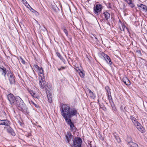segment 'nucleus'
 <instances>
[{"label": "nucleus", "mask_w": 147, "mask_h": 147, "mask_svg": "<svg viewBox=\"0 0 147 147\" xmlns=\"http://www.w3.org/2000/svg\"><path fill=\"white\" fill-rule=\"evenodd\" d=\"M61 113L65 120L71 119L72 117L76 115L77 110L74 108H70L68 105L63 104L61 107Z\"/></svg>", "instance_id": "f257e3e1"}, {"label": "nucleus", "mask_w": 147, "mask_h": 147, "mask_svg": "<svg viewBox=\"0 0 147 147\" xmlns=\"http://www.w3.org/2000/svg\"><path fill=\"white\" fill-rule=\"evenodd\" d=\"M14 104V105L24 114H28L29 113L27 107L26 106L23 100L19 96H16V100Z\"/></svg>", "instance_id": "f03ea898"}, {"label": "nucleus", "mask_w": 147, "mask_h": 147, "mask_svg": "<svg viewBox=\"0 0 147 147\" xmlns=\"http://www.w3.org/2000/svg\"><path fill=\"white\" fill-rule=\"evenodd\" d=\"M82 140L80 137H76L73 140V144H70L71 147H81Z\"/></svg>", "instance_id": "7ed1b4c3"}, {"label": "nucleus", "mask_w": 147, "mask_h": 147, "mask_svg": "<svg viewBox=\"0 0 147 147\" xmlns=\"http://www.w3.org/2000/svg\"><path fill=\"white\" fill-rule=\"evenodd\" d=\"M102 9V6L100 4H96L94 7V13L96 15H98L100 13Z\"/></svg>", "instance_id": "20e7f679"}, {"label": "nucleus", "mask_w": 147, "mask_h": 147, "mask_svg": "<svg viewBox=\"0 0 147 147\" xmlns=\"http://www.w3.org/2000/svg\"><path fill=\"white\" fill-rule=\"evenodd\" d=\"M7 98L10 104L12 106H14L16 100V96L15 97L13 94L10 93L7 95Z\"/></svg>", "instance_id": "39448f33"}, {"label": "nucleus", "mask_w": 147, "mask_h": 147, "mask_svg": "<svg viewBox=\"0 0 147 147\" xmlns=\"http://www.w3.org/2000/svg\"><path fill=\"white\" fill-rule=\"evenodd\" d=\"M132 122L134 123V125L136 126L137 129L140 131L142 133L144 132V129L136 119L135 120V121Z\"/></svg>", "instance_id": "423d86ee"}, {"label": "nucleus", "mask_w": 147, "mask_h": 147, "mask_svg": "<svg viewBox=\"0 0 147 147\" xmlns=\"http://www.w3.org/2000/svg\"><path fill=\"white\" fill-rule=\"evenodd\" d=\"M8 80L11 84H13L15 83V76L11 72H9L7 74Z\"/></svg>", "instance_id": "0eeeda50"}, {"label": "nucleus", "mask_w": 147, "mask_h": 147, "mask_svg": "<svg viewBox=\"0 0 147 147\" xmlns=\"http://www.w3.org/2000/svg\"><path fill=\"white\" fill-rule=\"evenodd\" d=\"M65 121L67 124L70 126V130L73 131H76V128L75 127L74 123L71 122V119H69Z\"/></svg>", "instance_id": "6e6552de"}, {"label": "nucleus", "mask_w": 147, "mask_h": 147, "mask_svg": "<svg viewBox=\"0 0 147 147\" xmlns=\"http://www.w3.org/2000/svg\"><path fill=\"white\" fill-rule=\"evenodd\" d=\"M131 138L130 137H129L127 138V144L130 147H138V145L135 143L132 142Z\"/></svg>", "instance_id": "1a4fd4ad"}, {"label": "nucleus", "mask_w": 147, "mask_h": 147, "mask_svg": "<svg viewBox=\"0 0 147 147\" xmlns=\"http://www.w3.org/2000/svg\"><path fill=\"white\" fill-rule=\"evenodd\" d=\"M101 18L104 20H107L110 18V15L109 13L106 11L103 13L101 15Z\"/></svg>", "instance_id": "9d476101"}, {"label": "nucleus", "mask_w": 147, "mask_h": 147, "mask_svg": "<svg viewBox=\"0 0 147 147\" xmlns=\"http://www.w3.org/2000/svg\"><path fill=\"white\" fill-rule=\"evenodd\" d=\"M65 136L66 141L67 142V143H69V144L70 145L71 144H70L69 142L71 141V140L73 139V136L71 134V133L69 132H67Z\"/></svg>", "instance_id": "9b49d317"}, {"label": "nucleus", "mask_w": 147, "mask_h": 147, "mask_svg": "<svg viewBox=\"0 0 147 147\" xmlns=\"http://www.w3.org/2000/svg\"><path fill=\"white\" fill-rule=\"evenodd\" d=\"M39 84L40 88L43 89L45 86V78H39Z\"/></svg>", "instance_id": "f8f14e48"}, {"label": "nucleus", "mask_w": 147, "mask_h": 147, "mask_svg": "<svg viewBox=\"0 0 147 147\" xmlns=\"http://www.w3.org/2000/svg\"><path fill=\"white\" fill-rule=\"evenodd\" d=\"M103 56L107 62L110 65H111L112 64V62L111 61L109 57L107 55L104 53L103 54Z\"/></svg>", "instance_id": "ddd939ff"}, {"label": "nucleus", "mask_w": 147, "mask_h": 147, "mask_svg": "<svg viewBox=\"0 0 147 147\" xmlns=\"http://www.w3.org/2000/svg\"><path fill=\"white\" fill-rule=\"evenodd\" d=\"M137 6L140 10H142L146 12H147V6L142 4H138Z\"/></svg>", "instance_id": "4468645a"}, {"label": "nucleus", "mask_w": 147, "mask_h": 147, "mask_svg": "<svg viewBox=\"0 0 147 147\" xmlns=\"http://www.w3.org/2000/svg\"><path fill=\"white\" fill-rule=\"evenodd\" d=\"M10 124L9 121L7 120H0V125H5L8 126Z\"/></svg>", "instance_id": "2eb2a0df"}, {"label": "nucleus", "mask_w": 147, "mask_h": 147, "mask_svg": "<svg viewBox=\"0 0 147 147\" xmlns=\"http://www.w3.org/2000/svg\"><path fill=\"white\" fill-rule=\"evenodd\" d=\"M8 127H5L4 129H6L7 132L11 134L12 135L14 136L15 135V133L13 131V129L9 126Z\"/></svg>", "instance_id": "dca6fc26"}, {"label": "nucleus", "mask_w": 147, "mask_h": 147, "mask_svg": "<svg viewBox=\"0 0 147 147\" xmlns=\"http://www.w3.org/2000/svg\"><path fill=\"white\" fill-rule=\"evenodd\" d=\"M37 71L38 73L39 78H45L44 71L42 67L40 68Z\"/></svg>", "instance_id": "f3484780"}, {"label": "nucleus", "mask_w": 147, "mask_h": 147, "mask_svg": "<svg viewBox=\"0 0 147 147\" xmlns=\"http://www.w3.org/2000/svg\"><path fill=\"white\" fill-rule=\"evenodd\" d=\"M0 72L1 73V75L5 77L6 74L7 73L6 68L2 66L1 67H0Z\"/></svg>", "instance_id": "a211bd4d"}, {"label": "nucleus", "mask_w": 147, "mask_h": 147, "mask_svg": "<svg viewBox=\"0 0 147 147\" xmlns=\"http://www.w3.org/2000/svg\"><path fill=\"white\" fill-rule=\"evenodd\" d=\"M124 1L127 3L131 8L134 7V5L132 2V0H123Z\"/></svg>", "instance_id": "6ab92c4d"}, {"label": "nucleus", "mask_w": 147, "mask_h": 147, "mask_svg": "<svg viewBox=\"0 0 147 147\" xmlns=\"http://www.w3.org/2000/svg\"><path fill=\"white\" fill-rule=\"evenodd\" d=\"M88 90L89 92L90 97L93 99H95L96 98L95 94L92 92L90 89H88Z\"/></svg>", "instance_id": "aec40b11"}, {"label": "nucleus", "mask_w": 147, "mask_h": 147, "mask_svg": "<svg viewBox=\"0 0 147 147\" xmlns=\"http://www.w3.org/2000/svg\"><path fill=\"white\" fill-rule=\"evenodd\" d=\"M79 73V74L80 76L82 78H84V77L85 74H84L83 72L80 70V69L78 70L77 71Z\"/></svg>", "instance_id": "412c9836"}, {"label": "nucleus", "mask_w": 147, "mask_h": 147, "mask_svg": "<svg viewBox=\"0 0 147 147\" xmlns=\"http://www.w3.org/2000/svg\"><path fill=\"white\" fill-rule=\"evenodd\" d=\"M29 92L33 97L37 98L35 92L32 90L29 91Z\"/></svg>", "instance_id": "4be33fe9"}, {"label": "nucleus", "mask_w": 147, "mask_h": 147, "mask_svg": "<svg viewBox=\"0 0 147 147\" xmlns=\"http://www.w3.org/2000/svg\"><path fill=\"white\" fill-rule=\"evenodd\" d=\"M56 54L58 57L63 62L65 61L64 59L62 57L61 54L58 52H57Z\"/></svg>", "instance_id": "5701e85b"}, {"label": "nucleus", "mask_w": 147, "mask_h": 147, "mask_svg": "<svg viewBox=\"0 0 147 147\" xmlns=\"http://www.w3.org/2000/svg\"><path fill=\"white\" fill-rule=\"evenodd\" d=\"M126 81L125 82H124V83L127 86L129 85L130 84V82L129 80L128 79V78L126 77Z\"/></svg>", "instance_id": "b1692460"}, {"label": "nucleus", "mask_w": 147, "mask_h": 147, "mask_svg": "<svg viewBox=\"0 0 147 147\" xmlns=\"http://www.w3.org/2000/svg\"><path fill=\"white\" fill-rule=\"evenodd\" d=\"M88 147H96V146L94 142H90V143H89Z\"/></svg>", "instance_id": "393cba45"}, {"label": "nucleus", "mask_w": 147, "mask_h": 147, "mask_svg": "<svg viewBox=\"0 0 147 147\" xmlns=\"http://www.w3.org/2000/svg\"><path fill=\"white\" fill-rule=\"evenodd\" d=\"M34 69L35 70H38V69L40 68V67H38V66L36 64L34 65H33Z\"/></svg>", "instance_id": "a878e982"}, {"label": "nucleus", "mask_w": 147, "mask_h": 147, "mask_svg": "<svg viewBox=\"0 0 147 147\" xmlns=\"http://www.w3.org/2000/svg\"><path fill=\"white\" fill-rule=\"evenodd\" d=\"M23 3L26 6H30L29 5L28 3L25 0H22Z\"/></svg>", "instance_id": "bb28decb"}, {"label": "nucleus", "mask_w": 147, "mask_h": 147, "mask_svg": "<svg viewBox=\"0 0 147 147\" xmlns=\"http://www.w3.org/2000/svg\"><path fill=\"white\" fill-rule=\"evenodd\" d=\"M125 28H127L125 27V25L123 24L122 25L121 27H120V29L121 31H124V30Z\"/></svg>", "instance_id": "cd10ccee"}, {"label": "nucleus", "mask_w": 147, "mask_h": 147, "mask_svg": "<svg viewBox=\"0 0 147 147\" xmlns=\"http://www.w3.org/2000/svg\"><path fill=\"white\" fill-rule=\"evenodd\" d=\"M62 29L63 30L64 32L65 33L66 36H67L68 35V32L66 29L65 28H63Z\"/></svg>", "instance_id": "c85d7f7f"}, {"label": "nucleus", "mask_w": 147, "mask_h": 147, "mask_svg": "<svg viewBox=\"0 0 147 147\" xmlns=\"http://www.w3.org/2000/svg\"><path fill=\"white\" fill-rule=\"evenodd\" d=\"M51 96V95H50V96H49L47 95L49 102L50 103L52 101V98Z\"/></svg>", "instance_id": "c756f323"}, {"label": "nucleus", "mask_w": 147, "mask_h": 147, "mask_svg": "<svg viewBox=\"0 0 147 147\" xmlns=\"http://www.w3.org/2000/svg\"><path fill=\"white\" fill-rule=\"evenodd\" d=\"M20 61L23 64H25V61L21 57H20Z\"/></svg>", "instance_id": "7c9ffc66"}, {"label": "nucleus", "mask_w": 147, "mask_h": 147, "mask_svg": "<svg viewBox=\"0 0 147 147\" xmlns=\"http://www.w3.org/2000/svg\"><path fill=\"white\" fill-rule=\"evenodd\" d=\"M107 96H108V99H109V101L113 100V99L112 98V96H111V94H110V95H108Z\"/></svg>", "instance_id": "2f4dec72"}, {"label": "nucleus", "mask_w": 147, "mask_h": 147, "mask_svg": "<svg viewBox=\"0 0 147 147\" xmlns=\"http://www.w3.org/2000/svg\"><path fill=\"white\" fill-rule=\"evenodd\" d=\"M130 119L132 122L134 121L136 119V118L134 117L133 116H131L130 117Z\"/></svg>", "instance_id": "473e14b6"}, {"label": "nucleus", "mask_w": 147, "mask_h": 147, "mask_svg": "<svg viewBox=\"0 0 147 147\" xmlns=\"http://www.w3.org/2000/svg\"><path fill=\"white\" fill-rule=\"evenodd\" d=\"M107 95H109L110 94H111V92H110L109 88H108V89L107 90Z\"/></svg>", "instance_id": "72a5a7b5"}, {"label": "nucleus", "mask_w": 147, "mask_h": 147, "mask_svg": "<svg viewBox=\"0 0 147 147\" xmlns=\"http://www.w3.org/2000/svg\"><path fill=\"white\" fill-rule=\"evenodd\" d=\"M66 67H61V68H58V70L59 71H60L61 70H62L63 69H65V68Z\"/></svg>", "instance_id": "f704fd0d"}, {"label": "nucleus", "mask_w": 147, "mask_h": 147, "mask_svg": "<svg viewBox=\"0 0 147 147\" xmlns=\"http://www.w3.org/2000/svg\"><path fill=\"white\" fill-rule=\"evenodd\" d=\"M110 103L111 104V107L113 106L114 105H115L114 104V103L113 101V100H111L109 101Z\"/></svg>", "instance_id": "c9c22d12"}, {"label": "nucleus", "mask_w": 147, "mask_h": 147, "mask_svg": "<svg viewBox=\"0 0 147 147\" xmlns=\"http://www.w3.org/2000/svg\"><path fill=\"white\" fill-rule=\"evenodd\" d=\"M115 139L118 142H120L121 140L119 136H117V137H116Z\"/></svg>", "instance_id": "e433bc0d"}, {"label": "nucleus", "mask_w": 147, "mask_h": 147, "mask_svg": "<svg viewBox=\"0 0 147 147\" xmlns=\"http://www.w3.org/2000/svg\"><path fill=\"white\" fill-rule=\"evenodd\" d=\"M111 107L112 108V110L113 111H117V109L115 107V105L112 106Z\"/></svg>", "instance_id": "4c0bfd02"}, {"label": "nucleus", "mask_w": 147, "mask_h": 147, "mask_svg": "<svg viewBox=\"0 0 147 147\" xmlns=\"http://www.w3.org/2000/svg\"><path fill=\"white\" fill-rule=\"evenodd\" d=\"M136 52L137 53H138V54H139V55H140V56H141V55H142V53H141L140 51L139 50H136Z\"/></svg>", "instance_id": "58836bf2"}, {"label": "nucleus", "mask_w": 147, "mask_h": 147, "mask_svg": "<svg viewBox=\"0 0 147 147\" xmlns=\"http://www.w3.org/2000/svg\"><path fill=\"white\" fill-rule=\"evenodd\" d=\"M113 136H114V137L115 138H116V137H117L118 136H117L116 134V133H115V134H113Z\"/></svg>", "instance_id": "ea45409f"}, {"label": "nucleus", "mask_w": 147, "mask_h": 147, "mask_svg": "<svg viewBox=\"0 0 147 147\" xmlns=\"http://www.w3.org/2000/svg\"><path fill=\"white\" fill-rule=\"evenodd\" d=\"M34 13L35 14V15H38L39 13L38 12H37L36 11H35V12H34Z\"/></svg>", "instance_id": "a19ab883"}, {"label": "nucleus", "mask_w": 147, "mask_h": 147, "mask_svg": "<svg viewBox=\"0 0 147 147\" xmlns=\"http://www.w3.org/2000/svg\"><path fill=\"white\" fill-rule=\"evenodd\" d=\"M125 81H126V78H124L122 79V81L123 82H124Z\"/></svg>", "instance_id": "79ce46f5"}, {"label": "nucleus", "mask_w": 147, "mask_h": 147, "mask_svg": "<svg viewBox=\"0 0 147 147\" xmlns=\"http://www.w3.org/2000/svg\"><path fill=\"white\" fill-rule=\"evenodd\" d=\"M31 8L32 10V12L34 13V12H35V11H36L34 9H32L31 7Z\"/></svg>", "instance_id": "37998d69"}, {"label": "nucleus", "mask_w": 147, "mask_h": 147, "mask_svg": "<svg viewBox=\"0 0 147 147\" xmlns=\"http://www.w3.org/2000/svg\"><path fill=\"white\" fill-rule=\"evenodd\" d=\"M33 104L35 106V107H37V105L36 104L34 103V102H33Z\"/></svg>", "instance_id": "c03bdc74"}, {"label": "nucleus", "mask_w": 147, "mask_h": 147, "mask_svg": "<svg viewBox=\"0 0 147 147\" xmlns=\"http://www.w3.org/2000/svg\"><path fill=\"white\" fill-rule=\"evenodd\" d=\"M46 86V88L47 89V90H49V89H47V86Z\"/></svg>", "instance_id": "a18cd8bd"}, {"label": "nucleus", "mask_w": 147, "mask_h": 147, "mask_svg": "<svg viewBox=\"0 0 147 147\" xmlns=\"http://www.w3.org/2000/svg\"><path fill=\"white\" fill-rule=\"evenodd\" d=\"M98 103H99V100H98Z\"/></svg>", "instance_id": "49530a36"}, {"label": "nucleus", "mask_w": 147, "mask_h": 147, "mask_svg": "<svg viewBox=\"0 0 147 147\" xmlns=\"http://www.w3.org/2000/svg\"><path fill=\"white\" fill-rule=\"evenodd\" d=\"M38 127H41V126H40V125H38Z\"/></svg>", "instance_id": "de8ad7c7"}, {"label": "nucleus", "mask_w": 147, "mask_h": 147, "mask_svg": "<svg viewBox=\"0 0 147 147\" xmlns=\"http://www.w3.org/2000/svg\"><path fill=\"white\" fill-rule=\"evenodd\" d=\"M143 1H146V0H143Z\"/></svg>", "instance_id": "09e8293b"}]
</instances>
